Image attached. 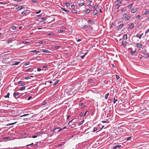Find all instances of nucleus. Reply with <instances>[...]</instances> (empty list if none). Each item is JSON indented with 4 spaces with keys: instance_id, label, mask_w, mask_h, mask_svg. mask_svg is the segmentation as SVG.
<instances>
[{
    "instance_id": "9b49d317",
    "label": "nucleus",
    "mask_w": 149,
    "mask_h": 149,
    "mask_svg": "<svg viewBox=\"0 0 149 149\" xmlns=\"http://www.w3.org/2000/svg\"><path fill=\"white\" fill-rule=\"evenodd\" d=\"M143 34L142 33H141V35H139L138 34H137L136 35V36L137 37H138L140 39H141V36H142V35H143Z\"/></svg>"
},
{
    "instance_id": "c03bdc74",
    "label": "nucleus",
    "mask_w": 149,
    "mask_h": 149,
    "mask_svg": "<svg viewBox=\"0 0 149 149\" xmlns=\"http://www.w3.org/2000/svg\"><path fill=\"white\" fill-rule=\"evenodd\" d=\"M84 3H80L79 4V6H83V5H84Z\"/></svg>"
},
{
    "instance_id": "de8ad7c7",
    "label": "nucleus",
    "mask_w": 149,
    "mask_h": 149,
    "mask_svg": "<svg viewBox=\"0 0 149 149\" xmlns=\"http://www.w3.org/2000/svg\"><path fill=\"white\" fill-rule=\"evenodd\" d=\"M46 18H45V17H43L42 18V21H44L45 20H46Z\"/></svg>"
},
{
    "instance_id": "3c124183",
    "label": "nucleus",
    "mask_w": 149,
    "mask_h": 149,
    "mask_svg": "<svg viewBox=\"0 0 149 149\" xmlns=\"http://www.w3.org/2000/svg\"><path fill=\"white\" fill-rule=\"evenodd\" d=\"M142 54H143L144 55H146L147 54V53L144 52H142Z\"/></svg>"
},
{
    "instance_id": "72a5a7b5",
    "label": "nucleus",
    "mask_w": 149,
    "mask_h": 149,
    "mask_svg": "<svg viewBox=\"0 0 149 149\" xmlns=\"http://www.w3.org/2000/svg\"><path fill=\"white\" fill-rule=\"evenodd\" d=\"M25 89V87L23 86L21 87V88L20 89V91H23Z\"/></svg>"
},
{
    "instance_id": "412c9836",
    "label": "nucleus",
    "mask_w": 149,
    "mask_h": 149,
    "mask_svg": "<svg viewBox=\"0 0 149 149\" xmlns=\"http://www.w3.org/2000/svg\"><path fill=\"white\" fill-rule=\"evenodd\" d=\"M123 1V0H118L117 1H116L117 3V4H118L121 3V2H122Z\"/></svg>"
},
{
    "instance_id": "dca6fc26",
    "label": "nucleus",
    "mask_w": 149,
    "mask_h": 149,
    "mask_svg": "<svg viewBox=\"0 0 149 149\" xmlns=\"http://www.w3.org/2000/svg\"><path fill=\"white\" fill-rule=\"evenodd\" d=\"M17 122H14V123H9V124H8L6 125V126H9V125H14V124H16Z\"/></svg>"
},
{
    "instance_id": "338daca9",
    "label": "nucleus",
    "mask_w": 149,
    "mask_h": 149,
    "mask_svg": "<svg viewBox=\"0 0 149 149\" xmlns=\"http://www.w3.org/2000/svg\"><path fill=\"white\" fill-rule=\"evenodd\" d=\"M25 85V84L24 83H22L21 84V86H24V85Z\"/></svg>"
},
{
    "instance_id": "0eeeda50",
    "label": "nucleus",
    "mask_w": 149,
    "mask_h": 149,
    "mask_svg": "<svg viewBox=\"0 0 149 149\" xmlns=\"http://www.w3.org/2000/svg\"><path fill=\"white\" fill-rule=\"evenodd\" d=\"M61 10L65 12H66V13H69V11L67 10H66L63 8H62L61 7Z\"/></svg>"
},
{
    "instance_id": "c9c22d12",
    "label": "nucleus",
    "mask_w": 149,
    "mask_h": 149,
    "mask_svg": "<svg viewBox=\"0 0 149 149\" xmlns=\"http://www.w3.org/2000/svg\"><path fill=\"white\" fill-rule=\"evenodd\" d=\"M12 28L13 30H15L16 29L17 27L15 26H13L12 27Z\"/></svg>"
},
{
    "instance_id": "2f4dec72",
    "label": "nucleus",
    "mask_w": 149,
    "mask_h": 149,
    "mask_svg": "<svg viewBox=\"0 0 149 149\" xmlns=\"http://www.w3.org/2000/svg\"><path fill=\"white\" fill-rule=\"evenodd\" d=\"M118 101V100L117 99V98L116 99L115 97L114 98V101H113V103L115 104Z\"/></svg>"
},
{
    "instance_id": "79ce46f5",
    "label": "nucleus",
    "mask_w": 149,
    "mask_h": 149,
    "mask_svg": "<svg viewBox=\"0 0 149 149\" xmlns=\"http://www.w3.org/2000/svg\"><path fill=\"white\" fill-rule=\"evenodd\" d=\"M97 128H96V127H94L93 130V132H95L96 131H97Z\"/></svg>"
},
{
    "instance_id": "864d4df0",
    "label": "nucleus",
    "mask_w": 149,
    "mask_h": 149,
    "mask_svg": "<svg viewBox=\"0 0 149 149\" xmlns=\"http://www.w3.org/2000/svg\"><path fill=\"white\" fill-rule=\"evenodd\" d=\"M22 82V81H19L17 83V84H21V83Z\"/></svg>"
},
{
    "instance_id": "6e6d98bb",
    "label": "nucleus",
    "mask_w": 149,
    "mask_h": 149,
    "mask_svg": "<svg viewBox=\"0 0 149 149\" xmlns=\"http://www.w3.org/2000/svg\"><path fill=\"white\" fill-rule=\"evenodd\" d=\"M148 32H149V28L147 29V30L146 31L145 33H148Z\"/></svg>"
},
{
    "instance_id": "09e8293b",
    "label": "nucleus",
    "mask_w": 149,
    "mask_h": 149,
    "mask_svg": "<svg viewBox=\"0 0 149 149\" xmlns=\"http://www.w3.org/2000/svg\"><path fill=\"white\" fill-rule=\"evenodd\" d=\"M58 33H62L63 32V31L62 30H58Z\"/></svg>"
},
{
    "instance_id": "ddd939ff",
    "label": "nucleus",
    "mask_w": 149,
    "mask_h": 149,
    "mask_svg": "<svg viewBox=\"0 0 149 149\" xmlns=\"http://www.w3.org/2000/svg\"><path fill=\"white\" fill-rule=\"evenodd\" d=\"M74 120V119H72L68 123V124L69 125H72L73 124L72 123V122Z\"/></svg>"
},
{
    "instance_id": "e2e57ef3",
    "label": "nucleus",
    "mask_w": 149,
    "mask_h": 149,
    "mask_svg": "<svg viewBox=\"0 0 149 149\" xmlns=\"http://www.w3.org/2000/svg\"><path fill=\"white\" fill-rule=\"evenodd\" d=\"M71 6L72 8H74L75 7V6L74 5H72Z\"/></svg>"
},
{
    "instance_id": "f704fd0d",
    "label": "nucleus",
    "mask_w": 149,
    "mask_h": 149,
    "mask_svg": "<svg viewBox=\"0 0 149 149\" xmlns=\"http://www.w3.org/2000/svg\"><path fill=\"white\" fill-rule=\"evenodd\" d=\"M54 34V33H49L47 34L48 36H53Z\"/></svg>"
},
{
    "instance_id": "603ef678",
    "label": "nucleus",
    "mask_w": 149,
    "mask_h": 149,
    "mask_svg": "<svg viewBox=\"0 0 149 149\" xmlns=\"http://www.w3.org/2000/svg\"><path fill=\"white\" fill-rule=\"evenodd\" d=\"M29 114H24V115L22 116H20V117H23V116H27L28 115H29Z\"/></svg>"
},
{
    "instance_id": "1a4fd4ad",
    "label": "nucleus",
    "mask_w": 149,
    "mask_h": 149,
    "mask_svg": "<svg viewBox=\"0 0 149 149\" xmlns=\"http://www.w3.org/2000/svg\"><path fill=\"white\" fill-rule=\"evenodd\" d=\"M136 46L137 47L141 48L142 47V45L141 44L138 43L136 45Z\"/></svg>"
},
{
    "instance_id": "5701e85b",
    "label": "nucleus",
    "mask_w": 149,
    "mask_h": 149,
    "mask_svg": "<svg viewBox=\"0 0 149 149\" xmlns=\"http://www.w3.org/2000/svg\"><path fill=\"white\" fill-rule=\"evenodd\" d=\"M127 13H125V14H124L123 16V17H122V18H123V19H124L127 16Z\"/></svg>"
},
{
    "instance_id": "f8f14e48",
    "label": "nucleus",
    "mask_w": 149,
    "mask_h": 149,
    "mask_svg": "<svg viewBox=\"0 0 149 149\" xmlns=\"http://www.w3.org/2000/svg\"><path fill=\"white\" fill-rule=\"evenodd\" d=\"M121 44L124 47H125L126 45V41H122Z\"/></svg>"
},
{
    "instance_id": "052dcab7",
    "label": "nucleus",
    "mask_w": 149,
    "mask_h": 149,
    "mask_svg": "<svg viewBox=\"0 0 149 149\" xmlns=\"http://www.w3.org/2000/svg\"><path fill=\"white\" fill-rule=\"evenodd\" d=\"M12 41V40H9L7 41V42L8 43H10V42H11Z\"/></svg>"
},
{
    "instance_id": "c756f323",
    "label": "nucleus",
    "mask_w": 149,
    "mask_h": 149,
    "mask_svg": "<svg viewBox=\"0 0 149 149\" xmlns=\"http://www.w3.org/2000/svg\"><path fill=\"white\" fill-rule=\"evenodd\" d=\"M59 80H57L53 84V86H54L55 85H56L57 84H58V83Z\"/></svg>"
},
{
    "instance_id": "aec40b11",
    "label": "nucleus",
    "mask_w": 149,
    "mask_h": 149,
    "mask_svg": "<svg viewBox=\"0 0 149 149\" xmlns=\"http://www.w3.org/2000/svg\"><path fill=\"white\" fill-rule=\"evenodd\" d=\"M109 95V93H107L106 94H105V98L106 99H107L108 96Z\"/></svg>"
},
{
    "instance_id": "f3484780",
    "label": "nucleus",
    "mask_w": 149,
    "mask_h": 149,
    "mask_svg": "<svg viewBox=\"0 0 149 149\" xmlns=\"http://www.w3.org/2000/svg\"><path fill=\"white\" fill-rule=\"evenodd\" d=\"M66 127H64L63 128H61L60 130H58L57 132L56 131V132H58L60 131H61L62 130H63L65 129Z\"/></svg>"
},
{
    "instance_id": "69168bd1",
    "label": "nucleus",
    "mask_w": 149,
    "mask_h": 149,
    "mask_svg": "<svg viewBox=\"0 0 149 149\" xmlns=\"http://www.w3.org/2000/svg\"><path fill=\"white\" fill-rule=\"evenodd\" d=\"M59 128H54L53 129V130H52L53 132H54L57 129H58Z\"/></svg>"
},
{
    "instance_id": "8fccbe9b",
    "label": "nucleus",
    "mask_w": 149,
    "mask_h": 149,
    "mask_svg": "<svg viewBox=\"0 0 149 149\" xmlns=\"http://www.w3.org/2000/svg\"><path fill=\"white\" fill-rule=\"evenodd\" d=\"M10 138V136L6 137H4V139H8Z\"/></svg>"
},
{
    "instance_id": "680f3d73",
    "label": "nucleus",
    "mask_w": 149,
    "mask_h": 149,
    "mask_svg": "<svg viewBox=\"0 0 149 149\" xmlns=\"http://www.w3.org/2000/svg\"><path fill=\"white\" fill-rule=\"evenodd\" d=\"M140 15H138L136 17V18L137 19H138L139 18H140Z\"/></svg>"
},
{
    "instance_id": "b1692460",
    "label": "nucleus",
    "mask_w": 149,
    "mask_h": 149,
    "mask_svg": "<svg viewBox=\"0 0 149 149\" xmlns=\"http://www.w3.org/2000/svg\"><path fill=\"white\" fill-rule=\"evenodd\" d=\"M74 119H78V120H79L80 119L79 118V116H77L75 117Z\"/></svg>"
},
{
    "instance_id": "473e14b6",
    "label": "nucleus",
    "mask_w": 149,
    "mask_h": 149,
    "mask_svg": "<svg viewBox=\"0 0 149 149\" xmlns=\"http://www.w3.org/2000/svg\"><path fill=\"white\" fill-rule=\"evenodd\" d=\"M83 27L84 29H87V28H88V26L87 25H85L84 26H83Z\"/></svg>"
},
{
    "instance_id": "5fc2aeb1",
    "label": "nucleus",
    "mask_w": 149,
    "mask_h": 149,
    "mask_svg": "<svg viewBox=\"0 0 149 149\" xmlns=\"http://www.w3.org/2000/svg\"><path fill=\"white\" fill-rule=\"evenodd\" d=\"M65 4L67 6H70V4L68 3H65Z\"/></svg>"
},
{
    "instance_id": "20e7f679",
    "label": "nucleus",
    "mask_w": 149,
    "mask_h": 149,
    "mask_svg": "<svg viewBox=\"0 0 149 149\" xmlns=\"http://www.w3.org/2000/svg\"><path fill=\"white\" fill-rule=\"evenodd\" d=\"M24 6H20L18 8H17V9L18 10H20L24 8Z\"/></svg>"
},
{
    "instance_id": "58836bf2",
    "label": "nucleus",
    "mask_w": 149,
    "mask_h": 149,
    "mask_svg": "<svg viewBox=\"0 0 149 149\" xmlns=\"http://www.w3.org/2000/svg\"><path fill=\"white\" fill-rule=\"evenodd\" d=\"M7 4V3H4V2H0V4H3L4 5H6Z\"/></svg>"
},
{
    "instance_id": "49530a36",
    "label": "nucleus",
    "mask_w": 149,
    "mask_h": 149,
    "mask_svg": "<svg viewBox=\"0 0 149 149\" xmlns=\"http://www.w3.org/2000/svg\"><path fill=\"white\" fill-rule=\"evenodd\" d=\"M116 79H118L120 78L119 76L118 75H116Z\"/></svg>"
},
{
    "instance_id": "13d9d810",
    "label": "nucleus",
    "mask_w": 149,
    "mask_h": 149,
    "mask_svg": "<svg viewBox=\"0 0 149 149\" xmlns=\"http://www.w3.org/2000/svg\"><path fill=\"white\" fill-rule=\"evenodd\" d=\"M44 42V41H41L39 42H38V43L41 44L43 43Z\"/></svg>"
},
{
    "instance_id": "c85d7f7f",
    "label": "nucleus",
    "mask_w": 149,
    "mask_h": 149,
    "mask_svg": "<svg viewBox=\"0 0 149 149\" xmlns=\"http://www.w3.org/2000/svg\"><path fill=\"white\" fill-rule=\"evenodd\" d=\"M132 5H133V3H131L130 4H129L128 5V6H127V7L128 8H130L132 7Z\"/></svg>"
},
{
    "instance_id": "393cba45",
    "label": "nucleus",
    "mask_w": 149,
    "mask_h": 149,
    "mask_svg": "<svg viewBox=\"0 0 149 149\" xmlns=\"http://www.w3.org/2000/svg\"><path fill=\"white\" fill-rule=\"evenodd\" d=\"M134 26V24L133 23H132L130 26V29L133 28Z\"/></svg>"
},
{
    "instance_id": "6ab92c4d",
    "label": "nucleus",
    "mask_w": 149,
    "mask_h": 149,
    "mask_svg": "<svg viewBox=\"0 0 149 149\" xmlns=\"http://www.w3.org/2000/svg\"><path fill=\"white\" fill-rule=\"evenodd\" d=\"M136 52V50H134V51H133L132 50H131L130 51V53L132 54H134Z\"/></svg>"
},
{
    "instance_id": "a211bd4d",
    "label": "nucleus",
    "mask_w": 149,
    "mask_h": 149,
    "mask_svg": "<svg viewBox=\"0 0 149 149\" xmlns=\"http://www.w3.org/2000/svg\"><path fill=\"white\" fill-rule=\"evenodd\" d=\"M27 10H25L23 11L22 13L21 14H26L27 13Z\"/></svg>"
},
{
    "instance_id": "bb28decb",
    "label": "nucleus",
    "mask_w": 149,
    "mask_h": 149,
    "mask_svg": "<svg viewBox=\"0 0 149 149\" xmlns=\"http://www.w3.org/2000/svg\"><path fill=\"white\" fill-rule=\"evenodd\" d=\"M42 132H36V134L38 136H39L40 134H42Z\"/></svg>"
},
{
    "instance_id": "4be33fe9",
    "label": "nucleus",
    "mask_w": 149,
    "mask_h": 149,
    "mask_svg": "<svg viewBox=\"0 0 149 149\" xmlns=\"http://www.w3.org/2000/svg\"><path fill=\"white\" fill-rule=\"evenodd\" d=\"M31 52L36 53H38L40 52V51L35 50L32 51H31Z\"/></svg>"
},
{
    "instance_id": "0e129e2a",
    "label": "nucleus",
    "mask_w": 149,
    "mask_h": 149,
    "mask_svg": "<svg viewBox=\"0 0 149 149\" xmlns=\"http://www.w3.org/2000/svg\"><path fill=\"white\" fill-rule=\"evenodd\" d=\"M126 10V9H123L121 10V11L123 12H125Z\"/></svg>"
},
{
    "instance_id": "7ed1b4c3",
    "label": "nucleus",
    "mask_w": 149,
    "mask_h": 149,
    "mask_svg": "<svg viewBox=\"0 0 149 149\" xmlns=\"http://www.w3.org/2000/svg\"><path fill=\"white\" fill-rule=\"evenodd\" d=\"M19 94V93L18 92L14 93H13V96L15 98H19V96H18L17 97H16V96L18 95Z\"/></svg>"
},
{
    "instance_id": "7c9ffc66",
    "label": "nucleus",
    "mask_w": 149,
    "mask_h": 149,
    "mask_svg": "<svg viewBox=\"0 0 149 149\" xmlns=\"http://www.w3.org/2000/svg\"><path fill=\"white\" fill-rule=\"evenodd\" d=\"M90 11V10L89 9H87L85 11V12L86 13H88Z\"/></svg>"
},
{
    "instance_id": "a878e982",
    "label": "nucleus",
    "mask_w": 149,
    "mask_h": 149,
    "mask_svg": "<svg viewBox=\"0 0 149 149\" xmlns=\"http://www.w3.org/2000/svg\"><path fill=\"white\" fill-rule=\"evenodd\" d=\"M77 10H73L72 11V13H76V14L77 13Z\"/></svg>"
},
{
    "instance_id": "ea45409f",
    "label": "nucleus",
    "mask_w": 149,
    "mask_h": 149,
    "mask_svg": "<svg viewBox=\"0 0 149 149\" xmlns=\"http://www.w3.org/2000/svg\"><path fill=\"white\" fill-rule=\"evenodd\" d=\"M120 6V5H118V4H117V5L116 6V8L117 9H118L119 8Z\"/></svg>"
},
{
    "instance_id": "423d86ee",
    "label": "nucleus",
    "mask_w": 149,
    "mask_h": 149,
    "mask_svg": "<svg viewBox=\"0 0 149 149\" xmlns=\"http://www.w3.org/2000/svg\"><path fill=\"white\" fill-rule=\"evenodd\" d=\"M137 10V9L136 8H135L133 9L131 11V12L132 13H135Z\"/></svg>"
},
{
    "instance_id": "4c0bfd02",
    "label": "nucleus",
    "mask_w": 149,
    "mask_h": 149,
    "mask_svg": "<svg viewBox=\"0 0 149 149\" xmlns=\"http://www.w3.org/2000/svg\"><path fill=\"white\" fill-rule=\"evenodd\" d=\"M149 13V11H146V13L143 14V15H146L148 14Z\"/></svg>"
},
{
    "instance_id": "f03ea898",
    "label": "nucleus",
    "mask_w": 149,
    "mask_h": 149,
    "mask_svg": "<svg viewBox=\"0 0 149 149\" xmlns=\"http://www.w3.org/2000/svg\"><path fill=\"white\" fill-rule=\"evenodd\" d=\"M123 24H121L119 25L118 27V30H120L123 27Z\"/></svg>"
},
{
    "instance_id": "9d476101",
    "label": "nucleus",
    "mask_w": 149,
    "mask_h": 149,
    "mask_svg": "<svg viewBox=\"0 0 149 149\" xmlns=\"http://www.w3.org/2000/svg\"><path fill=\"white\" fill-rule=\"evenodd\" d=\"M42 51L44 52L49 53L50 52L49 50H46L45 49H42Z\"/></svg>"
},
{
    "instance_id": "4d7b16f0",
    "label": "nucleus",
    "mask_w": 149,
    "mask_h": 149,
    "mask_svg": "<svg viewBox=\"0 0 149 149\" xmlns=\"http://www.w3.org/2000/svg\"><path fill=\"white\" fill-rule=\"evenodd\" d=\"M130 18V16H128L126 18V20H128Z\"/></svg>"
},
{
    "instance_id": "39448f33",
    "label": "nucleus",
    "mask_w": 149,
    "mask_h": 149,
    "mask_svg": "<svg viewBox=\"0 0 149 149\" xmlns=\"http://www.w3.org/2000/svg\"><path fill=\"white\" fill-rule=\"evenodd\" d=\"M87 22H88V24H94V22L92 20H91L90 19H89L88 20Z\"/></svg>"
},
{
    "instance_id": "6e6552de",
    "label": "nucleus",
    "mask_w": 149,
    "mask_h": 149,
    "mask_svg": "<svg viewBox=\"0 0 149 149\" xmlns=\"http://www.w3.org/2000/svg\"><path fill=\"white\" fill-rule=\"evenodd\" d=\"M121 146L120 145H117L116 146L114 147L113 148V149H116L117 148H119Z\"/></svg>"
},
{
    "instance_id": "2eb2a0df",
    "label": "nucleus",
    "mask_w": 149,
    "mask_h": 149,
    "mask_svg": "<svg viewBox=\"0 0 149 149\" xmlns=\"http://www.w3.org/2000/svg\"><path fill=\"white\" fill-rule=\"evenodd\" d=\"M98 12V11L97 10H94L93 13L94 15H96L97 14Z\"/></svg>"
},
{
    "instance_id": "37998d69",
    "label": "nucleus",
    "mask_w": 149,
    "mask_h": 149,
    "mask_svg": "<svg viewBox=\"0 0 149 149\" xmlns=\"http://www.w3.org/2000/svg\"><path fill=\"white\" fill-rule=\"evenodd\" d=\"M20 62H15V64H14V65H17V64H18Z\"/></svg>"
},
{
    "instance_id": "cd10ccee",
    "label": "nucleus",
    "mask_w": 149,
    "mask_h": 149,
    "mask_svg": "<svg viewBox=\"0 0 149 149\" xmlns=\"http://www.w3.org/2000/svg\"><path fill=\"white\" fill-rule=\"evenodd\" d=\"M84 120H83L82 121H81L80 123H78V125H82L84 123Z\"/></svg>"
},
{
    "instance_id": "a19ab883",
    "label": "nucleus",
    "mask_w": 149,
    "mask_h": 149,
    "mask_svg": "<svg viewBox=\"0 0 149 149\" xmlns=\"http://www.w3.org/2000/svg\"><path fill=\"white\" fill-rule=\"evenodd\" d=\"M31 2L36 3H37V1L36 0H33L31 1Z\"/></svg>"
},
{
    "instance_id": "a18cd8bd",
    "label": "nucleus",
    "mask_w": 149,
    "mask_h": 149,
    "mask_svg": "<svg viewBox=\"0 0 149 149\" xmlns=\"http://www.w3.org/2000/svg\"><path fill=\"white\" fill-rule=\"evenodd\" d=\"M46 103H47V102L46 101H44V102H43V103L42 104V105H45Z\"/></svg>"
},
{
    "instance_id": "4468645a",
    "label": "nucleus",
    "mask_w": 149,
    "mask_h": 149,
    "mask_svg": "<svg viewBox=\"0 0 149 149\" xmlns=\"http://www.w3.org/2000/svg\"><path fill=\"white\" fill-rule=\"evenodd\" d=\"M123 38L125 40L127 39V36L126 34L124 35L123 36Z\"/></svg>"
},
{
    "instance_id": "774afa93",
    "label": "nucleus",
    "mask_w": 149,
    "mask_h": 149,
    "mask_svg": "<svg viewBox=\"0 0 149 149\" xmlns=\"http://www.w3.org/2000/svg\"><path fill=\"white\" fill-rule=\"evenodd\" d=\"M88 81L90 82L91 83L92 82V80L91 79H89Z\"/></svg>"
},
{
    "instance_id": "f257e3e1",
    "label": "nucleus",
    "mask_w": 149,
    "mask_h": 149,
    "mask_svg": "<svg viewBox=\"0 0 149 149\" xmlns=\"http://www.w3.org/2000/svg\"><path fill=\"white\" fill-rule=\"evenodd\" d=\"M83 52H83L82 53V54H84L83 55H82L81 56V58L82 59H83L84 56L87 54L88 53V52L87 51H83Z\"/></svg>"
},
{
    "instance_id": "bf43d9fd",
    "label": "nucleus",
    "mask_w": 149,
    "mask_h": 149,
    "mask_svg": "<svg viewBox=\"0 0 149 149\" xmlns=\"http://www.w3.org/2000/svg\"><path fill=\"white\" fill-rule=\"evenodd\" d=\"M40 12H41V10H39L38 11L36 12V14H39V13H40Z\"/></svg>"
},
{
    "instance_id": "e433bc0d",
    "label": "nucleus",
    "mask_w": 149,
    "mask_h": 149,
    "mask_svg": "<svg viewBox=\"0 0 149 149\" xmlns=\"http://www.w3.org/2000/svg\"><path fill=\"white\" fill-rule=\"evenodd\" d=\"M10 93H7V95L6 96H5V97H9V96L10 95Z\"/></svg>"
}]
</instances>
